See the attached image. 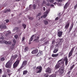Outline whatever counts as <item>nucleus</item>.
<instances>
[{
	"instance_id": "nucleus-1",
	"label": "nucleus",
	"mask_w": 77,
	"mask_h": 77,
	"mask_svg": "<svg viewBox=\"0 0 77 77\" xmlns=\"http://www.w3.org/2000/svg\"><path fill=\"white\" fill-rule=\"evenodd\" d=\"M12 63V61L10 60L9 61H8L6 64L5 67L6 68H11V63Z\"/></svg>"
},
{
	"instance_id": "nucleus-2",
	"label": "nucleus",
	"mask_w": 77,
	"mask_h": 77,
	"mask_svg": "<svg viewBox=\"0 0 77 77\" xmlns=\"http://www.w3.org/2000/svg\"><path fill=\"white\" fill-rule=\"evenodd\" d=\"M17 57H18V55H14L12 56L10 60L13 63H14V60Z\"/></svg>"
},
{
	"instance_id": "nucleus-3",
	"label": "nucleus",
	"mask_w": 77,
	"mask_h": 77,
	"mask_svg": "<svg viewBox=\"0 0 77 77\" xmlns=\"http://www.w3.org/2000/svg\"><path fill=\"white\" fill-rule=\"evenodd\" d=\"M20 60L18 59L17 60L13 65V68H15L17 67V66L18 65V64H19V63H20Z\"/></svg>"
},
{
	"instance_id": "nucleus-4",
	"label": "nucleus",
	"mask_w": 77,
	"mask_h": 77,
	"mask_svg": "<svg viewBox=\"0 0 77 77\" xmlns=\"http://www.w3.org/2000/svg\"><path fill=\"white\" fill-rule=\"evenodd\" d=\"M36 69H38L36 70V73L37 74L38 73H41V71L42 69V67L41 66H38L36 67ZM38 69L39 70H38Z\"/></svg>"
},
{
	"instance_id": "nucleus-5",
	"label": "nucleus",
	"mask_w": 77,
	"mask_h": 77,
	"mask_svg": "<svg viewBox=\"0 0 77 77\" xmlns=\"http://www.w3.org/2000/svg\"><path fill=\"white\" fill-rule=\"evenodd\" d=\"M74 48H75V47H73L71 50L70 51L69 53V55L68 56V57H70L72 55V53H73V51H74Z\"/></svg>"
},
{
	"instance_id": "nucleus-6",
	"label": "nucleus",
	"mask_w": 77,
	"mask_h": 77,
	"mask_svg": "<svg viewBox=\"0 0 77 77\" xmlns=\"http://www.w3.org/2000/svg\"><path fill=\"white\" fill-rule=\"evenodd\" d=\"M64 71V68H61L59 69L58 72L60 73V74L61 75L63 73Z\"/></svg>"
},
{
	"instance_id": "nucleus-7",
	"label": "nucleus",
	"mask_w": 77,
	"mask_h": 77,
	"mask_svg": "<svg viewBox=\"0 0 77 77\" xmlns=\"http://www.w3.org/2000/svg\"><path fill=\"white\" fill-rule=\"evenodd\" d=\"M45 72H48V74L51 73V68L49 67H48L46 69Z\"/></svg>"
},
{
	"instance_id": "nucleus-8",
	"label": "nucleus",
	"mask_w": 77,
	"mask_h": 77,
	"mask_svg": "<svg viewBox=\"0 0 77 77\" xmlns=\"http://www.w3.org/2000/svg\"><path fill=\"white\" fill-rule=\"evenodd\" d=\"M27 61L24 60L23 62L22 66L20 67V68H23V67H24V66H26L27 65Z\"/></svg>"
},
{
	"instance_id": "nucleus-9",
	"label": "nucleus",
	"mask_w": 77,
	"mask_h": 77,
	"mask_svg": "<svg viewBox=\"0 0 77 77\" xmlns=\"http://www.w3.org/2000/svg\"><path fill=\"white\" fill-rule=\"evenodd\" d=\"M0 28L2 29H6L7 27L5 24H1L0 25Z\"/></svg>"
},
{
	"instance_id": "nucleus-10",
	"label": "nucleus",
	"mask_w": 77,
	"mask_h": 77,
	"mask_svg": "<svg viewBox=\"0 0 77 77\" xmlns=\"http://www.w3.org/2000/svg\"><path fill=\"white\" fill-rule=\"evenodd\" d=\"M63 60L65 61V65L66 66L68 65V60L67 57L66 56L64 57Z\"/></svg>"
},
{
	"instance_id": "nucleus-11",
	"label": "nucleus",
	"mask_w": 77,
	"mask_h": 77,
	"mask_svg": "<svg viewBox=\"0 0 77 77\" xmlns=\"http://www.w3.org/2000/svg\"><path fill=\"white\" fill-rule=\"evenodd\" d=\"M38 49H36L33 50L32 52L31 53L32 54H36L38 53Z\"/></svg>"
},
{
	"instance_id": "nucleus-12",
	"label": "nucleus",
	"mask_w": 77,
	"mask_h": 77,
	"mask_svg": "<svg viewBox=\"0 0 77 77\" xmlns=\"http://www.w3.org/2000/svg\"><path fill=\"white\" fill-rule=\"evenodd\" d=\"M70 24V22H69V21H67V23L66 25V26H65V29H68V28L69 27V26Z\"/></svg>"
},
{
	"instance_id": "nucleus-13",
	"label": "nucleus",
	"mask_w": 77,
	"mask_h": 77,
	"mask_svg": "<svg viewBox=\"0 0 77 77\" xmlns=\"http://www.w3.org/2000/svg\"><path fill=\"white\" fill-rule=\"evenodd\" d=\"M36 35H32V37L30 38L29 40V42H31L32 41V40H33V39H34V38H36Z\"/></svg>"
},
{
	"instance_id": "nucleus-14",
	"label": "nucleus",
	"mask_w": 77,
	"mask_h": 77,
	"mask_svg": "<svg viewBox=\"0 0 77 77\" xmlns=\"http://www.w3.org/2000/svg\"><path fill=\"white\" fill-rule=\"evenodd\" d=\"M69 5V3H68V2H67L64 6V9H67V8H68V7Z\"/></svg>"
},
{
	"instance_id": "nucleus-15",
	"label": "nucleus",
	"mask_w": 77,
	"mask_h": 77,
	"mask_svg": "<svg viewBox=\"0 0 77 77\" xmlns=\"http://www.w3.org/2000/svg\"><path fill=\"white\" fill-rule=\"evenodd\" d=\"M62 33H63V32L62 31H59L58 32L57 35L59 37H61L62 35Z\"/></svg>"
},
{
	"instance_id": "nucleus-16",
	"label": "nucleus",
	"mask_w": 77,
	"mask_h": 77,
	"mask_svg": "<svg viewBox=\"0 0 77 77\" xmlns=\"http://www.w3.org/2000/svg\"><path fill=\"white\" fill-rule=\"evenodd\" d=\"M39 37L38 36H37L35 37V38H34V39H35V40L33 41H35L36 42H39Z\"/></svg>"
},
{
	"instance_id": "nucleus-17",
	"label": "nucleus",
	"mask_w": 77,
	"mask_h": 77,
	"mask_svg": "<svg viewBox=\"0 0 77 77\" xmlns=\"http://www.w3.org/2000/svg\"><path fill=\"white\" fill-rule=\"evenodd\" d=\"M73 26H74V24L73 23L71 25L70 27L69 28V32H71V30H72V28H73Z\"/></svg>"
},
{
	"instance_id": "nucleus-18",
	"label": "nucleus",
	"mask_w": 77,
	"mask_h": 77,
	"mask_svg": "<svg viewBox=\"0 0 77 77\" xmlns=\"http://www.w3.org/2000/svg\"><path fill=\"white\" fill-rule=\"evenodd\" d=\"M43 23L45 25H47L48 23V20H43Z\"/></svg>"
},
{
	"instance_id": "nucleus-19",
	"label": "nucleus",
	"mask_w": 77,
	"mask_h": 77,
	"mask_svg": "<svg viewBox=\"0 0 77 77\" xmlns=\"http://www.w3.org/2000/svg\"><path fill=\"white\" fill-rule=\"evenodd\" d=\"M11 9H7L5 11H4V13H7V12H10L11 11Z\"/></svg>"
},
{
	"instance_id": "nucleus-20",
	"label": "nucleus",
	"mask_w": 77,
	"mask_h": 77,
	"mask_svg": "<svg viewBox=\"0 0 77 77\" xmlns=\"http://www.w3.org/2000/svg\"><path fill=\"white\" fill-rule=\"evenodd\" d=\"M59 55V54H53L51 56L52 57H57V56H58V55Z\"/></svg>"
},
{
	"instance_id": "nucleus-21",
	"label": "nucleus",
	"mask_w": 77,
	"mask_h": 77,
	"mask_svg": "<svg viewBox=\"0 0 77 77\" xmlns=\"http://www.w3.org/2000/svg\"><path fill=\"white\" fill-rule=\"evenodd\" d=\"M29 48L27 47H25V48L24 49V52H26V51H27L28 50H29Z\"/></svg>"
},
{
	"instance_id": "nucleus-22",
	"label": "nucleus",
	"mask_w": 77,
	"mask_h": 77,
	"mask_svg": "<svg viewBox=\"0 0 77 77\" xmlns=\"http://www.w3.org/2000/svg\"><path fill=\"white\" fill-rule=\"evenodd\" d=\"M58 50H59V49H56V48L54 49L53 51V53H57V52L58 51Z\"/></svg>"
},
{
	"instance_id": "nucleus-23",
	"label": "nucleus",
	"mask_w": 77,
	"mask_h": 77,
	"mask_svg": "<svg viewBox=\"0 0 77 77\" xmlns=\"http://www.w3.org/2000/svg\"><path fill=\"white\" fill-rule=\"evenodd\" d=\"M27 72H28L27 70H24L23 71V75H26V74Z\"/></svg>"
},
{
	"instance_id": "nucleus-24",
	"label": "nucleus",
	"mask_w": 77,
	"mask_h": 77,
	"mask_svg": "<svg viewBox=\"0 0 77 77\" xmlns=\"http://www.w3.org/2000/svg\"><path fill=\"white\" fill-rule=\"evenodd\" d=\"M59 42H63V38H60L59 39Z\"/></svg>"
},
{
	"instance_id": "nucleus-25",
	"label": "nucleus",
	"mask_w": 77,
	"mask_h": 77,
	"mask_svg": "<svg viewBox=\"0 0 77 77\" xmlns=\"http://www.w3.org/2000/svg\"><path fill=\"white\" fill-rule=\"evenodd\" d=\"M55 69H58V68H59L60 67L59 65L58 64H57L56 66H55Z\"/></svg>"
},
{
	"instance_id": "nucleus-26",
	"label": "nucleus",
	"mask_w": 77,
	"mask_h": 77,
	"mask_svg": "<svg viewBox=\"0 0 77 77\" xmlns=\"http://www.w3.org/2000/svg\"><path fill=\"white\" fill-rule=\"evenodd\" d=\"M22 26L23 27L24 29H25L26 28V25L24 24H22Z\"/></svg>"
},
{
	"instance_id": "nucleus-27",
	"label": "nucleus",
	"mask_w": 77,
	"mask_h": 77,
	"mask_svg": "<svg viewBox=\"0 0 77 77\" xmlns=\"http://www.w3.org/2000/svg\"><path fill=\"white\" fill-rule=\"evenodd\" d=\"M43 76L44 77H48V74L45 73V74H44Z\"/></svg>"
},
{
	"instance_id": "nucleus-28",
	"label": "nucleus",
	"mask_w": 77,
	"mask_h": 77,
	"mask_svg": "<svg viewBox=\"0 0 77 77\" xmlns=\"http://www.w3.org/2000/svg\"><path fill=\"white\" fill-rule=\"evenodd\" d=\"M74 66H75V65L74 64L71 67H70V70H72V69H73V68H74Z\"/></svg>"
},
{
	"instance_id": "nucleus-29",
	"label": "nucleus",
	"mask_w": 77,
	"mask_h": 77,
	"mask_svg": "<svg viewBox=\"0 0 77 77\" xmlns=\"http://www.w3.org/2000/svg\"><path fill=\"white\" fill-rule=\"evenodd\" d=\"M33 7L34 9H36V5L35 4H33Z\"/></svg>"
},
{
	"instance_id": "nucleus-30",
	"label": "nucleus",
	"mask_w": 77,
	"mask_h": 77,
	"mask_svg": "<svg viewBox=\"0 0 77 77\" xmlns=\"http://www.w3.org/2000/svg\"><path fill=\"white\" fill-rule=\"evenodd\" d=\"M41 15V12H40L36 15V17H39V16H40Z\"/></svg>"
},
{
	"instance_id": "nucleus-31",
	"label": "nucleus",
	"mask_w": 77,
	"mask_h": 77,
	"mask_svg": "<svg viewBox=\"0 0 77 77\" xmlns=\"http://www.w3.org/2000/svg\"><path fill=\"white\" fill-rule=\"evenodd\" d=\"M19 29V28L18 27H16L15 28H14V30H18V29Z\"/></svg>"
},
{
	"instance_id": "nucleus-32",
	"label": "nucleus",
	"mask_w": 77,
	"mask_h": 77,
	"mask_svg": "<svg viewBox=\"0 0 77 77\" xmlns=\"http://www.w3.org/2000/svg\"><path fill=\"white\" fill-rule=\"evenodd\" d=\"M29 19L30 20H33V19H34V18H33V17H30L29 18Z\"/></svg>"
},
{
	"instance_id": "nucleus-33",
	"label": "nucleus",
	"mask_w": 77,
	"mask_h": 77,
	"mask_svg": "<svg viewBox=\"0 0 77 77\" xmlns=\"http://www.w3.org/2000/svg\"><path fill=\"white\" fill-rule=\"evenodd\" d=\"M5 44H11V43H9V42L6 41H5Z\"/></svg>"
},
{
	"instance_id": "nucleus-34",
	"label": "nucleus",
	"mask_w": 77,
	"mask_h": 77,
	"mask_svg": "<svg viewBox=\"0 0 77 77\" xmlns=\"http://www.w3.org/2000/svg\"><path fill=\"white\" fill-rule=\"evenodd\" d=\"M39 52L40 54H41V55H42V54H43V52H42V51H39Z\"/></svg>"
},
{
	"instance_id": "nucleus-35",
	"label": "nucleus",
	"mask_w": 77,
	"mask_h": 77,
	"mask_svg": "<svg viewBox=\"0 0 77 77\" xmlns=\"http://www.w3.org/2000/svg\"><path fill=\"white\" fill-rule=\"evenodd\" d=\"M1 61H4V60H5V58L4 57H3L1 58Z\"/></svg>"
},
{
	"instance_id": "nucleus-36",
	"label": "nucleus",
	"mask_w": 77,
	"mask_h": 77,
	"mask_svg": "<svg viewBox=\"0 0 77 77\" xmlns=\"http://www.w3.org/2000/svg\"><path fill=\"white\" fill-rule=\"evenodd\" d=\"M40 55L41 54H40V53L38 52V53L36 54V56H40Z\"/></svg>"
},
{
	"instance_id": "nucleus-37",
	"label": "nucleus",
	"mask_w": 77,
	"mask_h": 77,
	"mask_svg": "<svg viewBox=\"0 0 77 77\" xmlns=\"http://www.w3.org/2000/svg\"><path fill=\"white\" fill-rule=\"evenodd\" d=\"M13 42V43H14V45H15V44H16V40H15V39H14Z\"/></svg>"
},
{
	"instance_id": "nucleus-38",
	"label": "nucleus",
	"mask_w": 77,
	"mask_h": 77,
	"mask_svg": "<svg viewBox=\"0 0 77 77\" xmlns=\"http://www.w3.org/2000/svg\"><path fill=\"white\" fill-rule=\"evenodd\" d=\"M49 2L50 3H53L54 2V0H49Z\"/></svg>"
},
{
	"instance_id": "nucleus-39",
	"label": "nucleus",
	"mask_w": 77,
	"mask_h": 77,
	"mask_svg": "<svg viewBox=\"0 0 77 77\" xmlns=\"http://www.w3.org/2000/svg\"><path fill=\"white\" fill-rule=\"evenodd\" d=\"M24 39H25V38L23 37L22 39V41H23V42H24Z\"/></svg>"
},
{
	"instance_id": "nucleus-40",
	"label": "nucleus",
	"mask_w": 77,
	"mask_h": 77,
	"mask_svg": "<svg viewBox=\"0 0 77 77\" xmlns=\"http://www.w3.org/2000/svg\"><path fill=\"white\" fill-rule=\"evenodd\" d=\"M5 21L7 23H9V20L8 19L6 20Z\"/></svg>"
},
{
	"instance_id": "nucleus-41",
	"label": "nucleus",
	"mask_w": 77,
	"mask_h": 77,
	"mask_svg": "<svg viewBox=\"0 0 77 77\" xmlns=\"http://www.w3.org/2000/svg\"><path fill=\"white\" fill-rule=\"evenodd\" d=\"M43 18H45V17H46L47 16V15L44 14L43 15Z\"/></svg>"
},
{
	"instance_id": "nucleus-42",
	"label": "nucleus",
	"mask_w": 77,
	"mask_h": 77,
	"mask_svg": "<svg viewBox=\"0 0 77 77\" xmlns=\"http://www.w3.org/2000/svg\"><path fill=\"white\" fill-rule=\"evenodd\" d=\"M7 71L8 73H9L10 72V70H9V69H7Z\"/></svg>"
},
{
	"instance_id": "nucleus-43",
	"label": "nucleus",
	"mask_w": 77,
	"mask_h": 77,
	"mask_svg": "<svg viewBox=\"0 0 77 77\" xmlns=\"http://www.w3.org/2000/svg\"><path fill=\"white\" fill-rule=\"evenodd\" d=\"M57 65H58L60 66V65H62V64H61V63H60V62L58 63Z\"/></svg>"
},
{
	"instance_id": "nucleus-44",
	"label": "nucleus",
	"mask_w": 77,
	"mask_h": 77,
	"mask_svg": "<svg viewBox=\"0 0 77 77\" xmlns=\"http://www.w3.org/2000/svg\"><path fill=\"white\" fill-rule=\"evenodd\" d=\"M14 37L16 39H17L18 38V36L17 35H16L14 36Z\"/></svg>"
},
{
	"instance_id": "nucleus-45",
	"label": "nucleus",
	"mask_w": 77,
	"mask_h": 77,
	"mask_svg": "<svg viewBox=\"0 0 77 77\" xmlns=\"http://www.w3.org/2000/svg\"><path fill=\"white\" fill-rule=\"evenodd\" d=\"M7 75H2V77H7Z\"/></svg>"
},
{
	"instance_id": "nucleus-46",
	"label": "nucleus",
	"mask_w": 77,
	"mask_h": 77,
	"mask_svg": "<svg viewBox=\"0 0 77 77\" xmlns=\"http://www.w3.org/2000/svg\"><path fill=\"white\" fill-rule=\"evenodd\" d=\"M48 44V41H46V42L44 44L46 45V44Z\"/></svg>"
},
{
	"instance_id": "nucleus-47",
	"label": "nucleus",
	"mask_w": 77,
	"mask_h": 77,
	"mask_svg": "<svg viewBox=\"0 0 77 77\" xmlns=\"http://www.w3.org/2000/svg\"><path fill=\"white\" fill-rule=\"evenodd\" d=\"M57 1H58V2H62V0H57Z\"/></svg>"
},
{
	"instance_id": "nucleus-48",
	"label": "nucleus",
	"mask_w": 77,
	"mask_h": 77,
	"mask_svg": "<svg viewBox=\"0 0 77 77\" xmlns=\"http://www.w3.org/2000/svg\"><path fill=\"white\" fill-rule=\"evenodd\" d=\"M50 6L51 7H53V8H54V5H53V4H51L50 5Z\"/></svg>"
},
{
	"instance_id": "nucleus-49",
	"label": "nucleus",
	"mask_w": 77,
	"mask_h": 77,
	"mask_svg": "<svg viewBox=\"0 0 77 77\" xmlns=\"http://www.w3.org/2000/svg\"><path fill=\"white\" fill-rule=\"evenodd\" d=\"M77 4L76 5H75L74 6V8L75 9H76L77 8Z\"/></svg>"
},
{
	"instance_id": "nucleus-50",
	"label": "nucleus",
	"mask_w": 77,
	"mask_h": 77,
	"mask_svg": "<svg viewBox=\"0 0 77 77\" xmlns=\"http://www.w3.org/2000/svg\"><path fill=\"white\" fill-rule=\"evenodd\" d=\"M55 43V41L54 40H53L52 42V44H54Z\"/></svg>"
},
{
	"instance_id": "nucleus-51",
	"label": "nucleus",
	"mask_w": 77,
	"mask_h": 77,
	"mask_svg": "<svg viewBox=\"0 0 77 77\" xmlns=\"http://www.w3.org/2000/svg\"><path fill=\"white\" fill-rule=\"evenodd\" d=\"M47 6H49L50 5V3H48L47 5H46Z\"/></svg>"
},
{
	"instance_id": "nucleus-52",
	"label": "nucleus",
	"mask_w": 77,
	"mask_h": 77,
	"mask_svg": "<svg viewBox=\"0 0 77 77\" xmlns=\"http://www.w3.org/2000/svg\"><path fill=\"white\" fill-rule=\"evenodd\" d=\"M59 20V17H57L55 18V20L57 21V20Z\"/></svg>"
},
{
	"instance_id": "nucleus-53",
	"label": "nucleus",
	"mask_w": 77,
	"mask_h": 77,
	"mask_svg": "<svg viewBox=\"0 0 77 77\" xmlns=\"http://www.w3.org/2000/svg\"><path fill=\"white\" fill-rule=\"evenodd\" d=\"M60 22L61 23V22H63V20L62 19H60Z\"/></svg>"
},
{
	"instance_id": "nucleus-54",
	"label": "nucleus",
	"mask_w": 77,
	"mask_h": 77,
	"mask_svg": "<svg viewBox=\"0 0 77 77\" xmlns=\"http://www.w3.org/2000/svg\"><path fill=\"white\" fill-rule=\"evenodd\" d=\"M61 64H64V61H62L61 62H60Z\"/></svg>"
},
{
	"instance_id": "nucleus-55",
	"label": "nucleus",
	"mask_w": 77,
	"mask_h": 77,
	"mask_svg": "<svg viewBox=\"0 0 77 77\" xmlns=\"http://www.w3.org/2000/svg\"><path fill=\"white\" fill-rule=\"evenodd\" d=\"M43 11H45V7H43Z\"/></svg>"
},
{
	"instance_id": "nucleus-56",
	"label": "nucleus",
	"mask_w": 77,
	"mask_h": 77,
	"mask_svg": "<svg viewBox=\"0 0 77 77\" xmlns=\"http://www.w3.org/2000/svg\"><path fill=\"white\" fill-rule=\"evenodd\" d=\"M1 39H4V37L2 36L0 38Z\"/></svg>"
},
{
	"instance_id": "nucleus-57",
	"label": "nucleus",
	"mask_w": 77,
	"mask_h": 77,
	"mask_svg": "<svg viewBox=\"0 0 77 77\" xmlns=\"http://www.w3.org/2000/svg\"><path fill=\"white\" fill-rule=\"evenodd\" d=\"M71 72V71H69L68 73H67V74H68L69 75L70 74V73Z\"/></svg>"
},
{
	"instance_id": "nucleus-58",
	"label": "nucleus",
	"mask_w": 77,
	"mask_h": 77,
	"mask_svg": "<svg viewBox=\"0 0 77 77\" xmlns=\"http://www.w3.org/2000/svg\"><path fill=\"white\" fill-rule=\"evenodd\" d=\"M11 74H12V73H9L8 75H9V76H10L11 75Z\"/></svg>"
},
{
	"instance_id": "nucleus-59",
	"label": "nucleus",
	"mask_w": 77,
	"mask_h": 77,
	"mask_svg": "<svg viewBox=\"0 0 77 77\" xmlns=\"http://www.w3.org/2000/svg\"><path fill=\"white\" fill-rule=\"evenodd\" d=\"M2 69H0V74H2Z\"/></svg>"
},
{
	"instance_id": "nucleus-60",
	"label": "nucleus",
	"mask_w": 77,
	"mask_h": 77,
	"mask_svg": "<svg viewBox=\"0 0 77 77\" xmlns=\"http://www.w3.org/2000/svg\"><path fill=\"white\" fill-rule=\"evenodd\" d=\"M15 0L16 2H20L21 0Z\"/></svg>"
},
{
	"instance_id": "nucleus-61",
	"label": "nucleus",
	"mask_w": 77,
	"mask_h": 77,
	"mask_svg": "<svg viewBox=\"0 0 77 77\" xmlns=\"http://www.w3.org/2000/svg\"><path fill=\"white\" fill-rule=\"evenodd\" d=\"M8 34H9V33L6 34H5V36H8Z\"/></svg>"
},
{
	"instance_id": "nucleus-62",
	"label": "nucleus",
	"mask_w": 77,
	"mask_h": 77,
	"mask_svg": "<svg viewBox=\"0 0 77 77\" xmlns=\"http://www.w3.org/2000/svg\"><path fill=\"white\" fill-rule=\"evenodd\" d=\"M56 3H57V2H55L53 4H54V5H56Z\"/></svg>"
},
{
	"instance_id": "nucleus-63",
	"label": "nucleus",
	"mask_w": 77,
	"mask_h": 77,
	"mask_svg": "<svg viewBox=\"0 0 77 77\" xmlns=\"http://www.w3.org/2000/svg\"><path fill=\"white\" fill-rule=\"evenodd\" d=\"M62 60V59H61L58 61V62H60Z\"/></svg>"
},
{
	"instance_id": "nucleus-64",
	"label": "nucleus",
	"mask_w": 77,
	"mask_h": 77,
	"mask_svg": "<svg viewBox=\"0 0 77 77\" xmlns=\"http://www.w3.org/2000/svg\"><path fill=\"white\" fill-rule=\"evenodd\" d=\"M36 26H39V23H37Z\"/></svg>"
}]
</instances>
